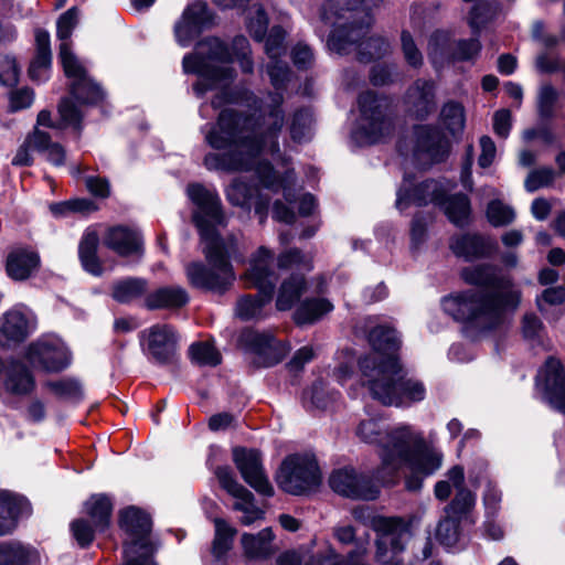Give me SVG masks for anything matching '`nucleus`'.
Wrapping results in <instances>:
<instances>
[{
	"instance_id": "f257e3e1",
	"label": "nucleus",
	"mask_w": 565,
	"mask_h": 565,
	"mask_svg": "<svg viewBox=\"0 0 565 565\" xmlns=\"http://www.w3.org/2000/svg\"><path fill=\"white\" fill-rule=\"evenodd\" d=\"M282 102L280 93L273 94L268 110L258 118L232 108L223 109L217 124L206 135V141L215 149H223L228 145H234L235 148L222 154L209 153L204 158V164L209 169L228 172L250 171L255 168L256 158L262 150L278 152L277 138L285 124Z\"/></svg>"
},
{
	"instance_id": "f03ea898",
	"label": "nucleus",
	"mask_w": 565,
	"mask_h": 565,
	"mask_svg": "<svg viewBox=\"0 0 565 565\" xmlns=\"http://www.w3.org/2000/svg\"><path fill=\"white\" fill-rule=\"evenodd\" d=\"M460 276L465 282L487 289L468 290L444 299L445 311L457 321L482 331L493 330L504 322L505 311L516 310L521 302V291L504 290L511 286V280L500 276L493 265L465 267Z\"/></svg>"
},
{
	"instance_id": "7ed1b4c3",
	"label": "nucleus",
	"mask_w": 565,
	"mask_h": 565,
	"mask_svg": "<svg viewBox=\"0 0 565 565\" xmlns=\"http://www.w3.org/2000/svg\"><path fill=\"white\" fill-rule=\"evenodd\" d=\"M380 0H326L320 7V19L330 24L340 22L328 39V47L344 55L356 51L359 62L367 64L384 57L390 45L381 36L365 39L372 25V11Z\"/></svg>"
},
{
	"instance_id": "20e7f679",
	"label": "nucleus",
	"mask_w": 565,
	"mask_h": 565,
	"mask_svg": "<svg viewBox=\"0 0 565 565\" xmlns=\"http://www.w3.org/2000/svg\"><path fill=\"white\" fill-rule=\"evenodd\" d=\"M372 397L385 406H399L404 399L419 402L425 396L422 382L407 379L396 356L367 355L359 361Z\"/></svg>"
},
{
	"instance_id": "39448f33",
	"label": "nucleus",
	"mask_w": 565,
	"mask_h": 565,
	"mask_svg": "<svg viewBox=\"0 0 565 565\" xmlns=\"http://www.w3.org/2000/svg\"><path fill=\"white\" fill-rule=\"evenodd\" d=\"M203 253L207 265L190 263L185 268L189 282L195 288L224 295L235 280L230 258L237 253L236 237L228 235L226 243L205 244Z\"/></svg>"
},
{
	"instance_id": "423d86ee",
	"label": "nucleus",
	"mask_w": 565,
	"mask_h": 565,
	"mask_svg": "<svg viewBox=\"0 0 565 565\" xmlns=\"http://www.w3.org/2000/svg\"><path fill=\"white\" fill-rule=\"evenodd\" d=\"M273 253L265 246H260L250 262V268L245 273L244 279L247 287L257 288L258 295H246L238 299L236 315L243 320H249L260 315L263 307L268 303L274 295L277 276L270 269Z\"/></svg>"
},
{
	"instance_id": "0eeeda50",
	"label": "nucleus",
	"mask_w": 565,
	"mask_h": 565,
	"mask_svg": "<svg viewBox=\"0 0 565 565\" xmlns=\"http://www.w3.org/2000/svg\"><path fill=\"white\" fill-rule=\"evenodd\" d=\"M190 200L195 205L192 212V222L205 244L226 243L221 237L220 228L227 224L218 195L200 183H191L186 189Z\"/></svg>"
},
{
	"instance_id": "6e6552de",
	"label": "nucleus",
	"mask_w": 565,
	"mask_h": 565,
	"mask_svg": "<svg viewBox=\"0 0 565 565\" xmlns=\"http://www.w3.org/2000/svg\"><path fill=\"white\" fill-rule=\"evenodd\" d=\"M382 465L376 471V478L383 483L395 482L397 471L412 459V455L423 447V439L402 426L385 433L382 443Z\"/></svg>"
},
{
	"instance_id": "1a4fd4ad",
	"label": "nucleus",
	"mask_w": 565,
	"mask_h": 565,
	"mask_svg": "<svg viewBox=\"0 0 565 565\" xmlns=\"http://www.w3.org/2000/svg\"><path fill=\"white\" fill-rule=\"evenodd\" d=\"M322 477L313 456L290 455L286 457L276 475L278 487L292 495H308L321 486Z\"/></svg>"
},
{
	"instance_id": "9d476101",
	"label": "nucleus",
	"mask_w": 565,
	"mask_h": 565,
	"mask_svg": "<svg viewBox=\"0 0 565 565\" xmlns=\"http://www.w3.org/2000/svg\"><path fill=\"white\" fill-rule=\"evenodd\" d=\"M358 104L363 121L361 130L365 134L367 143H373L393 131V104L387 96L365 90L359 95Z\"/></svg>"
},
{
	"instance_id": "9b49d317",
	"label": "nucleus",
	"mask_w": 565,
	"mask_h": 565,
	"mask_svg": "<svg viewBox=\"0 0 565 565\" xmlns=\"http://www.w3.org/2000/svg\"><path fill=\"white\" fill-rule=\"evenodd\" d=\"M373 527L377 534L374 555L376 562L397 557L404 551L409 529L402 518L379 516L374 520Z\"/></svg>"
},
{
	"instance_id": "f8f14e48",
	"label": "nucleus",
	"mask_w": 565,
	"mask_h": 565,
	"mask_svg": "<svg viewBox=\"0 0 565 565\" xmlns=\"http://www.w3.org/2000/svg\"><path fill=\"white\" fill-rule=\"evenodd\" d=\"M239 342L253 354L250 363L255 367H269L279 363L287 354V345L271 334L244 330Z\"/></svg>"
},
{
	"instance_id": "ddd939ff",
	"label": "nucleus",
	"mask_w": 565,
	"mask_h": 565,
	"mask_svg": "<svg viewBox=\"0 0 565 565\" xmlns=\"http://www.w3.org/2000/svg\"><path fill=\"white\" fill-rule=\"evenodd\" d=\"M329 486L335 493L353 500H374L379 494L369 476L349 467L332 471Z\"/></svg>"
},
{
	"instance_id": "4468645a",
	"label": "nucleus",
	"mask_w": 565,
	"mask_h": 565,
	"mask_svg": "<svg viewBox=\"0 0 565 565\" xmlns=\"http://www.w3.org/2000/svg\"><path fill=\"white\" fill-rule=\"evenodd\" d=\"M413 154L416 161L426 167L444 161L449 153V141L444 134L430 126H416Z\"/></svg>"
},
{
	"instance_id": "2eb2a0df",
	"label": "nucleus",
	"mask_w": 565,
	"mask_h": 565,
	"mask_svg": "<svg viewBox=\"0 0 565 565\" xmlns=\"http://www.w3.org/2000/svg\"><path fill=\"white\" fill-rule=\"evenodd\" d=\"M233 461L243 480L255 491L266 497L274 494V488L265 473L262 452L258 449L235 447L233 449Z\"/></svg>"
},
{
	"instance_id": "dca6fc26",
	"label": "nucleus",
	"mask_w": 565,
	"mask_h": 565,
	"mask_svg": "<svg viewBox=\"0 0 565 565\" xmlns=\"http://www.w3.org/2000/svg\"><path fill=\"white\" fill-rule=\"evenodd\" d=\"M430 46L433 62L440 65L472 60L481 50L477 38L449 41L447 35L441 32L435 33Z\"/></svg>"
},
{
	"instance_id": "f3484780",
	"label": "nucleus",
	"mask_w": 565,
	"mask_h": 565,
	"mask_svg": "<svg viewBox=\"0 0 565 565\" xmlns=\"http://www.w3.org/2000/svg\"><path fill=\"white\" fill-rule=\"evenodd\" d=\"M146 350L159 364L172 365L177 361L178 339L167 324H156L143 333Z\"/></svg>"
},
{
	"instance_id": "a211bd4d",
	"label": "nucleus",
	"mask_w": 565,
	"mask_h": 565,
	"mask_svg": "<svg viewBox=\"0 0 565 565\" xmlns=\"http://www.w3.org/2000/svg\"><path fill=\"white\" fill-rule=\"evenodd\" d=\"M25 359L35 367H41L49 373H57L70 364V355L63 347L36 341L29 344Z\"/></svg>"
},
{
	"instance_id": "6ab92c4d",
	"label": "nucleus",
	"mask_w": 565,
	"mask_h": 565,
	"mask_svg": "<svg viewBox=\"0 0 565 565\" xmlns=\"http://www.w3.org/2000/svg\"><path fill=\"white\" fill-rule=\"evenodd\" d=\"M544 398L547 403L565 415V367L562 362L550 356L543 367Z\"/></svg>"
},
{
	"instance_id": "aec40b11",
	"label": "nucleus",
	"mask_w": 565,
	"mask_h": 565,
	"mask_svg": "<svg viewBox=\"0 0 565 565\" xmlns=\"http://www.w3.org/2000/svg\"><path fill=\"white\" fill-rule=\"evenodd\" d=\"M407 111L416 119L424 120L436 110L435 83L418 78L405 95Z\"/></svg>"
},
{
	"instance_id": "412c9836",
	"label": "nucleus",
	"mask_w": 565,
	"mask_h": 565,
	"mask_svg": "<svg viewBox=\"0 0 565 565\" xmlns=\"http://www.w3.org/2000/svg\"><path fill=\"white\" fill-rule=\"evenodd\" d=\"M119 525L130 537V541L125 542L124 546L134 545L136 548L141 550V545H154L150 541L151 519L140 509L129 507L122 510L120 512Z\"/></svg>"
},
{
	"instance_id": "4be33fe9",
	"label": "nucleus",
	"mask_w": 565,
	"mask_h": 565,
	"mask_svg": "<svg viewBox=\"0 0 565 565\" xmlns=\"http://www.w3.org/2000/svg\"><path fill=\"white\" fill-rule=\"evenodd\" d=\"M449 248L457 257L468 262L491 256L497 244L480 234L466 233L450 238Z\"/></svg>"
},
{
	"instance_id": "5701e85b",
	"label": "nucleus",
	"mask_w": 565,
	"mask_h": 565,
	"mask_svg": "<svg viewBox=\"0 0 565 565\" xmlns=\"http://www.w3.org/2000/svg\"><path fill=\"white\" fill-rule=\"evenodd\" d=\"M445 196V189L443 185L435 180H426L412 190L401 189L398 191L396 207L401 211L409 206V204H416L423 206L429 202L438 204Z\"/></svg>"
},
{
	"instance_id": "b1692460",
	"label": "nucleus",
	"mask_w": 565,
	"mask_h": 565,
	"mask_svg": "<svg viewBox=\"0 0 565 565\" xmlns=\"http://www.w3.org/2000/svg\"><path fill=\"white\" fill-rule=\"evenodd\" d=\"M188 291L180 286H162L146 295L145 307L149 310H175L189 302Z\"/></svg>"
},
{
	"instance_id": "393cba45",
	"label": "nucleus",
	"mask_w": 565,
	"mask_h": 565,
	"mask_svg": "<svg viewBox=\"0 0 565 565\" xmlns=\"http://www.w3.org/2000/svg\"><path fill=\"white\" fill-rule=\"evenodd\" d=\"M104 244L122 257L140 256L142 253V243L138 234L124 226L108 230Z\"/></svg>"
},
{
	"instance_id": "a878e982",
	"label": "nucleus",
	"mask_w": 565,
	"mask_h": 565,
	"mask_svg": "<svg viewBox=\"0 0 565 565\" xmlns=\"http://www.w3.org/2000/svg\"><path fill=\"white\" fill-rule=\"evenodd\" d=\"M4 388L12 395H28L35 387L31 371L20 361L10 360L6 366Z\"/></svg>"
},
{
	"instance_id": "bb28decb",
	"label": "nucleus",
	"mask_w": 565,
	"mask_h": 565,
	"mask_svg": "<svg viewBox=\"0 0 565 565\" xmlns=\"http://www.w3.org/2000/svg\"><path fill=\"white\" fill-rule=\"evenodd\" d=\"M40 266L38 253L24 248L10 252L7 256L6 270L14 280L28 279Z\"/></svg>"
},
{
	"instance_id": "cd10ccee",
	"label": "nucleus",
	"mask_w": 565,
	"mask_h": 565,
	"mask_svg": "<svg viewBox=\"0 0 565 565\" xmlns=\"http://www.w3.org/2000/svg\"><path fill=\"white\" fill-rule=\"evenodd\" d=\"M274 533L270 527L263 529L257 534L244 533L241 537L244 555L248 559H267L275 554L273 545Z\"/></svg>"
},
{
	"instance_id": "c85d7f7f",
	"label": "nucleus",
	"mask_w": 565,
	"mask_h": 565,
	"mask_svg": "<svg viewBox=\"0 0 565 565\" xmlns=\"http://www.w3.org/2000/svg\"><path fill=\"white\" fill-rule=\"evenodd\" d=\"M308 284L303 274L292 273L282 280L278 297L276 300V308L279 311H286L299 301L301 296L307 291Z\"/></svg>"
},
{
	"instance_id": "c756f323",
	"label": "nucleus",
	"mask_w": 565,
	"mask_h": 565,
	"mask_svg": "<svg viewBox=\"0 0 565 565\" xmlns=\"http://www.w3.org/2000/svg\"><path fill=\"white\" fill-rule=\"evenodd\" d=\"M448 220L458 227L467 226L470 222L471 205L469 198L463 193L447 195L438 202Z\"/></svg>"
},
{
	"instance_id": "7c9ffc66",
	"label": "nucleus",
	"mask_w": 565,
	"mask_h": 565,
	"mask_svg": "<svg viewBox=\"0 0 565 565\" xmlns=\"http://www.w3.org/2000/svg\"><path fill=\"white\" fill-rule=\"evenodd\" d=\"M25 505L23 499L7 491L0 492V534H6L15 527L17 520Z\"/></svg>"
},
{
	"instance_id": "2f4dec72",
	"label": "nucleus",
	"mask_w": 565,
	"mask_h": 565,
	"mask_svg": "<svg viewBox=\"0 0 565 565\" xmlns=\"http://www.w3.org/2000/svg\"><path fill=\"white\" fill-rule=\"evenodd\" d=\"M149 288L147 279L129 277L116 281L111 287V297L119 303H129L142 296L146 297Z\"/></svg>"
},
{
	"instance_id": "473e14b6",
	"label": "nucleus",
	"mask_w": 565,
	"mask_h": 565,
	"mask_svg": "<svg viewBox=\"0 0 565 565\" xmlns=\"http://www.w3.org/2000/svg\"><path fill=\"white\" fill-rule=\"evenodd\" d=\"M183 70L185 73L198 74L206 79L220 77H232L233 68L228 66H210L205 62V57L200 54H189L183 58Z\"/></svg>"
},
{
	"instance_id": "72a5a7b5",
	"label": "nucleus",
	"mask_w": 565,
	"mask_h": 565,
	"mask_svg": "<svg viewBox=\"0 0 565 565\" xmlns=\"http://www.w3.org/2000/svg\"><path fill=\"white\" fill-rule=\"evenodd\" d=\"M85 510L97 531L103 532L109 526L113 504L107 495L97 494L90 497L85 503Z\"/></svg>"
},
{
	"instance_id": "f704fd0d",
	"label": "nucleus",
	"mask_w": 565,
	"mask_h": 565,
	"mask_svg": "<svg viewBox=\"0 0 565 565\" xmlns=\"http://www.w3.org/2000/svg\"><path fill=\"white\" fill-rule=\"evenodd\" d=\"M36 54L31 62L28 73L31 79H40V70H47L51 65V47L50 35L45 30L38 29L35 31Z\"/></svg>"
},
{
	"instance_id": "c9c22d12",
	"label": "nucleus",
	"mask_w": 565,
	"mask_h": 565,
	"mask_svg": "<svg viewBox=\"0 0 565 565\" xmlns=\"http://www.w3.org/2000/svg\"><path fill=\"white\" fill-rule=\"evenodd\" d=\"M26 335L28 321L21 312L11 311L4 315L0 326V337L6 341L4 344L22 342Z\"/></svg>"
},
{
	"instance_id": "e433bc0d",
	"label": "nucleus",
	"mask_w": 565,
	"mask_h": 565,
	"mask_svg": "<svg viewBox=\"0 0 565 565\" xmlns=\"http://www.w3.org/2000/svg\"><path fill=\"white\" fill-rule=\"evenodd\" d=\"M49 140L50 135L47 132L35 128L25 137L23 143L19 147L17 154L12 160V164L30 166L33 162V158L30 154V149H34L40 152L44 151V148L49 145Z\"/></svg>"
},
{
	"instance_id": "4c0bfd02",
	"label": "nucleus",
	"mask_w": 565,
	"mask_h": 565,
	"mask_svg": "<svg viewBox=\"0 0 565 565\" xmlns=\"http://www.w3.org/2000/svg\"><path fill=\"white\" fill-rule=\"evenodd\" d=\"M98 244V235L94 232L85 235L79 244L81 263L85 270L95 276H100L104 270L103 265L97 256Z\"/></svg>"
},
{
	"instance_id": "58836bf2",
	"label": "nucleus",
	"mask_w": 565,
	"mask_h": 565,
	"mask_svg": "<svg viewBox=\"0 0 565 565\" xmlns=\"http://www.w3.org/2000/svg\"><path fill=\"white\" fill-rule=\"evenodd\" d=\"M38 558L35 551L20 543L0 544V565H31Z\"/></svg>"
},
{
	"instance_id": "ea45409f",
	"label": "nucleus",
	"mask_w": 565,
	"mask_h": 565,
	"mask_svg": "<svg viewBox=\"0 0 565 565\" xmlns=\"http://www.w3.org/2000/svg\"><path fill=\"white\" fill-rule=\"evenodd\" d=\"M331 309L327 299H307L294 312V320L298 326L313 323Z\"/></svg>"
},
{
	"instance_id": "a19ab883",
	"label": "nucleus",
	"mask_w": 565,
	"mask_h": 565,
	"mask_svg": "<svg viewBox=\"0 0 565 565\" xmlns=\"http://www.w3.org/2000/svg\"><path fill=\"white\" fill-rule=\"evenodd\" d=\"M369 342L379 352H394L399 349L401 341L394 328L376 326L369 332Z\"/></svg>"
},
{
	"instance_id": "79ce46f5",
	"label": "nucleus",
	"mask_w": 565,
	"mask_h": 565,
	"mask_svg": "<svg viewBox=\"0 0 565 565\" xmlns=\"http://www.w3.org/2000/svg\"><path fill=\"white\" fill-rule=\"evenodd\" d=\"M406 465H409L413 472L429 476L440 467L441 455L420 447L412 455V459Z\"/></svg>"
},
{
	"instance_id": "37998d69",
	"label": "nucleus",
	"mask_w": 565,
	"mask_h": 565,
	"mask_svg": "<svg viewBox=\"0 0 565 565\" xmlns=\"http://www.w3.org/2000/svg\"><path fill=\"white\" fill-rule=\"evenodd\" d=\"M44 387L61 399L78 401L84 395L81 382L73 377L47 381L44 383Z\"/></svg>"
},
{
	"instance_id": "c03bdc74",
	"label": "nucleus",
	"mask_w": 565,
	"mask_h": 565,
	"mask_svg": "<svg viewBox=\"0 0 565 565\" xmlns=\"http://www.w3.org/2000/svg\"><path fill=\"white\" fill-rule=\"evenodd\" d=\"M70 93L82 104H96L103 98L100 87L87 75L84 78L72 81Z\"/></svg>"
},
{
	"instance_id": "a18cd8bd",
	"label": "nucleus",
	"mask_w": 565,
	"mask_h": 565,
	"mask_svg": "<svg viewBox=\"0 0 565 565\" xmlns=\"http://www.w3.org/2000/svg\"><path fill=\"white\" fill-rule=\"evenodd\" d=\"M216 533L212 544V553L216 558L223 557L233 545L237 531L223 519H215Z\"/></svg>"
},
{
	"instance_id": "49530a36",
	"label": "nucleus",
	"mask_w": 565,
	"mask_h": 565,
	"mask_svg": "<svg viewBox=\"0 0 565 565\" xmlns=\"http://www.w3.org/2000/svg\"><path fill=\"white\" fill-rule=\"evenodd\" d=\"M215 476L220 486L232 497L236 499H246L247 501L253 499V493L243 484L237 482L230 467H217L215 469Z\"/></svg>"
},
{
	"instance_id": "de8ad7c7",
	"label": "nucleus",
	"mask_w": 565,
	"mask_h": 565,
	"mask_svg": "<svg viewBox=\"0 0 565 565\" xmlns=\"http://www.w3.org/2000/svg\"><path fill=\"white\" fill-rule=\"evenodd\" d=\"M313 122L312 114L307 108L297 110L291 119L289 131L295 142H303L310 137L311 125Z\"/></svg>"
},
{
	"instance_id": "09e8293b",
	"label": "nucleus",
	"mask_w": 565,
	"mask_h": 565,
	"mask_svg": "<svg viewBox=\"0 0 565 565\" xmlns=\"http://www.w3.org/2000/svg\"><path fill=\"white\" fill-rule=\"evenodd\" d=\"M440 116L445 126L452 135L463 130L465 109L460 103L452 100L446 103L441 108Z\"/></svg>"
},
{
	"instance_id": "8fccbe9b",
	"label": "nucleus",
	"mask_w": 565,
	"mask_h": 565,
	"mask_svg": "<svg viewBox=\"0 0 565 565\" xmlns=\"http://www.w3.org/2000/svg\"><path fill=\"white\" fill-rule=\"evenodd\" d=\"M277 266L279 269H289L299 267L307 271L312 269V258L302 253L299 248H289L280 253L277 257Z\"/></svg>"
},
{
	"instance_id": "3c124183",
	"label": "nucleus",
	"mask_w": 565,
	"mask_h": 565,
	"mask_svg": "<svg viewBox=\"0 0 565 565\" xmlns=\"http://www.w3.org/2000/svg\"><path fill=\"white\" fill-rule=\"evenodd\" d=\"M191 359L199 365L216 366L221 363V353L209 342H196L190 347Z\"/></svg>"
},
{
	"instance_id": "603ef678",
	"label": "nucleus",
	"mask_w": 565,
	"mask_h": 565,
	"mask_svg": "<svg viewBox=\"0 0 565 565\" xmlns=\"http://www.w3.org/2000/svg\"><path fill=\"white\" fill-rule=\"evenodd\" d=\"M201 54L205 60H214L220 62H231L232 53L230 49L217 38H207L198 44Z\"/></svg>"
},
{
	"instance_id": "864d4df0",
	"label": "nucleus",
	"mask_w": 565,
	"mask_h": 565,
	"mask_svg": "<svg viewBox=\"0 0 565 565\" xmlns=\"http://www.w3.org/2000/svg\"><path fill=\"white\" fill-rule=\"evenodd\" d=\"M154 545H141V550L134 545H125L122 565H157L153 561Z\"/></svg>"
},
{
	"instance_id": "5fc2aeb1",
	"label": "nucleus",
	"mask_w": 565,
	"mask_h": 565,
	"mask_svg": "<svg viewBox=\"0 0 565 565\" xmlns=\"http://www.w3.org/2000/svg\"><path fill=\"white\" fill-rule=\"evenodd\" d=\"M58 55L65 75L72 78V81L84 78V76L87 75L86 70L78 63L76 56L71 52V47L67 42L61 43Z\"/></svg>"
},
{
	"instance_id": "6e6d98bb",
	"label": "nucleus",
	"mask_w": 565,
	"mask_h": 565,
	"mask_svg": "<svg viewBox=\"0 0 565 565\" xmlns=\"http://www.w3.org/2000/svg\"><path fill=\"white\" fill-rule=\"evenodd\" d=\"M475 504V497L472 492L467 488H460L457 490L455 498L446 507V513L457 519L461 515L470 512Z\"/></svg>"
},
{
	"instance_id": "4d7b16f0",
	"label": "nucleus",
	"mask_w": 565,
	"mask_h": 565,
	"mask_svg": "<svg viewBox=\"0 0 565 565\" xmlns=\"http://www.w3.org/2000/svg\"><path fill=\"white\" fill-rule=\"evenodd\" d=\"M555 179V171L551 167H541L529 172L524 186L529 192H534L544 186H551Z\"/></svg>"
},
{
	"instance_id": "13d9d810",
	"label": "nucleus",
	"mask_w": 565,
	"mask_h": 565,
	"mask_svg": "<svg viewBox=\"0 0 565 565\" xmlns=\"http://www.w3.org/2000/svg\"><path fill=\"white\" fill-rule=\"evenodd\" d=\"M558 99L557 90L550 84L540 88L537 113L542 119H551L554 116V106Z\"/></svg>"
},
{
	"instance_id": "bf43d9fd",
	"label": "nucleus",
	"mask_w": 565,
	"mask_h": 565,
	"mask_svg": "<svg viewBox=\"0 0 565 565\" xmlns=\"http://www.w3.org/2000/svg\"><path fill=\"white\" fill-rule=\"evenodd\" d=\"M458 527H459V521L457 518L447 514L445 519H443L436 530V537L437 540L446 545V546H452L458 541Z\"/></svg>"
},
{
	"instance_id": "052dcab7",
	"label": "nucleus",
	"mask_w": 565,
	"mask_h": 565,
	"mask_svg": "<svg viewBox=\"0 0 565 565\" xmlns=\"http://www.w3.org/2000/svg\"><path fill=\"white\" fill-rule=\"evenodd\" d=\"M487 216L493 226H504L510 224L515 215L510 206L494 200L488 204Z\"/></svg>"
},
{
	"instance_id": "680f3d73",
	"label": "nucleus",
	"mask_w": 565,
	"mask_h": 565,
	"mask_svg": "<svg viewBox=\"0 0 565 565\" xmlns=\"http://www.w3.org/2000/svg\"><path fill=\"white\" fill-rule=\"evenodd\" d=\"M255 192L254 186L235 179L227 188L226 195L228 201L236 206H245L253 198Z\"/></svg>"
},
{
	"instance_id": "e2e57ef3",
	"label": "nucleus",
	"mask_w": 565,
	"mask_h": 565,
	"mask_svg": "<svg viewBox=\"0 0 565 565\" xmlns=\"http://www.w3.org/2000/svg\"><path fill=\"white\" fill-rule=\"evenodd\" d=\"M285 36L286 32L281 26L275 25L271 28L265 43V51L269 58H277L285 53Z\"/></svg>"
},
{
	"instance_id": "0e129e2a",
	"label": "nucleus",
	"mask_w": 565,
	"mask_h": 565,
	"mask_svg": "<svg viewBox=\"0 0 565 565\" xmlns=\"http://www.w3.org/2000/svg\"><path fill=\"white\" fill-rule=\"evenodd\" d=\"M78 9L73 7L64 12L57 20V38L62 43L66 42L72 35L73 30L78 24Z\"/></svg>"
},
{
	"instance_id": "69168bd1",
	"label": "nucleus",
	"mask_w": 565,
	"mask_h": 565,
	"mask_svg": "<svg viewBox=\"0 0 565 565\" xmlns=\"http://www.w3.org/2000/svg\"><path fill=\"white\" fill-rule=\"evenodd\" d=\"M268 17L263 7L258 6L255 11V15L249 19L247 29L250 36L262 42L265 39L266 32L268 30Z\"/></svg>"
},
{
	"instance_id": "338daca9",
	"label": "nucleus",
	"mask_w": 565,
	"mask_h": 565,
	"mask_svg": "<svg viewBox=\"0 0 565 565\" xmlns=\"http://www.w3.org/2000/svg\"><path fill=\"white\" fill-rule=\"evenodd\" d=\"M358 435L366 443L382 445L385 433L380 423L374 419L361 422L358 427Z\"/></svg>"
},
{
	"instance_id": "774afa93",
	"label": "nucleus",
	"mask_w": 565,
	"mask_h": 565,
	"mask_svg": "<svg viewBox=\"0 0 565 565\" xmlns=\"http://www.w3.org/2000/svg\"><path fill=\"white\" fill-rule=\"evenodd\" d=\"M267 73L271 84L279 89L289 81L290 68L287 63L279 61L277 57L271 58V62L267 65Z\"/></svg>"
}]
</instances>
